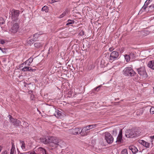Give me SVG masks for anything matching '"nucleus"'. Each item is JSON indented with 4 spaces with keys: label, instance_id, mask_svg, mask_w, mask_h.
<instances>
[{
    "label": "nucleus",
    "instance_id": "obj_1",
    "mask_svg": "<svg viewBox=\"0 0 154 154\" xmlns=\"http://www.w3.org/2000/svg\"><path fill=\"white\" fill-rule=\"evenodd\" d=\"M40 140L42 142L45 144H49L50 146L54 148L58 146L61 147L64 143L61 139L54 137H48L46 138H41Z\"/></svg>",
    "mask_w": 154,
    "mask_h": 154
},
{
    "label": "nucleus",
    "instance_id": "obj_2",
    "mask_svg": "<svg viewBox=\"0 0 154 154\" xmlns=\"http://www.w3.org/2000/svg\"><path fill=\"white\" fill-rule=\"evenodd\" d=\"M138 134L134 129L126 130L125 132V136L128 138H133L136 137L138 135Z\"/></svg>",
    "mask_w": 154,
    "mask_h": 154
},
{
    "label": "nucleus",
    "instance_id": "obj_3",
    "mask_svg": "<svg viewBox=\"0 0 154 154\" xmlns=\"http://www.w3.org/2000/svg\"><path fill=\"white\" fill-rule=\"evenodd\" d=\"M124 74L127 76H132L134 75L135 72L131 67H127L123 70Z\"/></svg>",
    "mask_w": 154,
    "mask_h": 154
},
{
    "label": "nucleus",
    "instance_id": "obj_4",
    "mask_svg": "<svg viewBox=\"0 0 154 154\" xmlns=\"http://www.w3.org/2000/svg\"><path fill=\"white\" fill-rule=\"evenodd\" d=\"M8 117L9 119L10 122L12 124L15 128H17L20 125L21 122L20 120L14 118L11 116L10 115H8Z\"/></svg>",
    "mask_w": 154,
    "mask_h": 154
},
{
    "label": "nucleus",
    "instance_id": "obj_5",
    "mask_svg": "<svg viewBox=\"0 0 154 154\" xmlns=\"http://www.w3.org/2000/svg\"><path fill=\"white\" fill-rule=\"evenodd\" d=\"M20 11L14 9L10 11L9 14L10 17L13 20H16L17 19V17L20 14Z\"/></svg>",
    "mask_w": 154,
    "mask_h": 154
},
{
    "label": "nucleus",
    "instance_id": "obj_6",
    "mask_svg": "<svg viewBox=\"0 0 154 154\" xmlns=\"http://www.w3.org/2000/svg\"><path fill=\"white\" fill-rule=\"evenodd\" d=\"M105 139L107 143L109 144L112 143L113 141V138L112 135L109 132L105 133Z\"/></svg>",
    "mask_w": 154,
    "mask_h": 154
},
{
    "label": "nucleus",
    "instance_id": "obj_7",
    "mask_svg": "<svg viewBox=\"0 0 154 154\" xmlns=\"http://www.w3.org/2000/svg\"><path fill=\"white\" fill-rule=\"evenodd\" d=\"M119 56V52L114 51L112 52L110 54L109 60L110 62H112L117 59Z\"/></svg>",
    "mask_w": 154,
    "mask_h": 154
},
{
    "label": "nucleus",
    "instance_id": "obj_8",
    "mask_svg": "<svg viewBox=\"0 0 154 154\" xmlns=\"http://www.w3.org/2000/svg\"><path fill=\"white\" fill-rule=\"evenodd\" d=\"M138 73L140 75L146 77L147 76V73L146 72L145 68L143 67H141L140 68L137 69Z\"/></svg>",
    "mask_w": 154,
    "mask_h": 154
},
{
    "label": "nucleus",
    "instance_id": "obj_9",
    "mask_svg": "<svg viewBox=\"0 0 154 154\" xmlns=\"http://www.w3.org/2000/svg\"><path fill=\"white\" fill-rule=\"evenodd\" d=\"M19 28V26L17 23H15L13 24L12 27L10 30V31L14 33H16L18 31Z\"/></svg>",
    "mask_w": 154,
    "mask_h": 154
},
{
    "label": "nucleus",
    "instance_id": "obj_10",
    "mask_svg": "<svg viewBox=\"0 0 154 154\" xmlns=\"http://www.w3.org/2000/svg\"><path fill=\"white\" fill-rule=\"evenodd\" d=\"M68 131L70 133L73 134H77L81 133V129L79 128H72L69 129Z\"/></svg>",
    "mask_w": 154,
    "mask_h": 154
},
{
    "label": "nucleus",
    "instance_id": "obj_11",
    "mask_svg": "<svg viewBox=\"0 0 154 154\" xmlns=\"http://www.w3.org/2000/svg\"><path fill=\"white\" fill-rule=\"evenodd\" d=\"M56 112L57 114H55V116L58 118L61 119L62 117L65 115V114L63 113L58 110H56Z\"/></svg>",
    "mask_w": 154,
    "mask_h": 154
},
{
    "label": "nucleus",
    "instance_id": "obj_12",
    "mask_svg": "<svg viewBox=\"0 0 154 154\" xmlns=\"http://www.w3.org/2000/svg\"><path fill=\"white\" fill-rule=\"evenodd\" d=\"M129 149L131 150L133 153L135 154L138 151L137 149L135 146L132 145L129 147Z\"/></svg>",
    "mask_w": 154,
    "mask_h": 154
},
{
    "label": "nucleus",
    "instance_id": "obj_13",
    "mask_svg": "<svg viewBox=\"0 0 154 154\" xmlns=\"http://www.w3.org/2000/svg\"><path fill=\"white\" fill-rule=\"evenodd\" d=\"M139 143L146 148L149 146V143L143 140H140Z\"/></svg>",
    "mask_w": 154,
    "mask_h": 154
},
{
    "label": "nucleus",
    "instance_id": "obj_14",
    "mask_svg": "<svg viewBox=\"0 0 154 154\" xmlns=\"http://www.w3.org/2000/svg\"><path fill=\"white\" fill-rule=\"evenodd\" d=\"M147 66L151 69H154V60L149 61L148 63Z\"/></svg>",
    "mask_w": 154,
    "mask_h": 154
},
{
    "label": "nucleus",
    "instance_id": "obj_15",
    "mask_svg": "<svg viewBox=\"0 0 154 154\" xmlns=\"http://www.w3.org/2000/svg\"><path fill=\"white\" fill-rule=\"evenodd\" d=\"M122 140V134L121 130L119 132V133L117 138L116 142H121Z\"/></svg>",
    "mask_w": 154,
    "mask_h": 154
},
{
    "label": "nucleus",
    "instance_id": "obj_16",
    "mask_svg": "<svg viewBox=\"0 0 154 154\" xmlns=\"http://www.w3.org/2000/svg\"><path fill=\"white\" fill-rule=\"evenodd\" d=\"M88 131V129L86 127H84L82 130H81V133L85 135L87 134Z\"/></svg>",
    "mask_w": 154,
    "mask_h": 154
},
{
    "label": "nucleus",
    "instance_id": "obj_17",
    "mask_svg": "<svg viewBox=\"0 0 154 154\" xmlns=\"http://www.w3.org/2000/svg\"><path fill=\"white\" fill-rule=\"evenodd\" d=\"M33 58L32 57H30L28 60H27L26 62H25V64L27 63V64L29 66L30 63L33 61Z\"/></svg>",
    "mask_w": 154,
    "mask_h": 154
},
{
    "label": "nucleus",
    "instance_id": "obj_18",
    "mask_svg": "<svg viewBox=\"0 0 154 154\" xmlns=\"http://www.w3.org/2000/svg\"><path fill=\"white\" fill-rule=\"evenodd\" d=\"M42 44L38 42H35L34 44V46L37 48H39L42 46Z\"/></svg>",
    "mask_w": 154,
    "mask_h": 154
},
{
    "label": "nucleus",
    "instance_id": "obj_19",
    "mask_svg": "<svg viewBox=\"0 0 154 154\" xmlns=\"http://www.w3.org/2000/svg\"><path fill=\"white\" fill-rule=\"evenodd\" d=\"M38 151L39 152H42L43 154L44 153L45 154H47L46 151L45 149L44 148H42V147H39L38 148Z\"/></svg>",
    "mask_w": 154,
    "mask_h": 154
},
{
    "label": "nucleus",
    "instance_id": "obj_20",
    "mask_svg": "<svg viewBox=\"0 0 154 154\" xmlns=\"http://www.w3.org/2000/svg\"><path fill=\"white\" fill-rule=\"evenodd\" d=\"M15 151V146L14 144H12L11 149V150L10 154H13Z\"/></svg>",
    "mask_w": 154,
    "mask_h": 154
},
{
    "label": "nucleus",
    "instance_id": "obj_21",
    "mask_svg": "<svg viewBox=\"0 0 154 154\" xmlns=\"http://www.w3.org/2000/svg\"><path fill=\"white\" fill-rule=\"evenodd\" d=\"M149 3L150 2L148 1V0H147L145 2L144 5L143 7V8L144 9H145L146 8L147 5H149Z\"/></svg>",
    "mask_w": 154,
    "mask_h": 154
},
{
    "label": "nucleus",
    "instance_id": "obj_22",
    "mask_svg": "<svg viewBox=\"0 0 154 154\" xmlns=\"http://www.w3.org/2000/svg\"><path fill=\"white\" fill-rule=\"evenodd\" d=\"M41 34H38V33H36L34 34L33 35V37L34 38V40H36L38 38L39 36V35Z\"/></svg>",
    "mask_w": 154,
    "mask_h": 154
},
{
    "label": "nucleus",
    "instance_id": "obj_23",
    "mask_svg": "<svg viewBox=\"0 0 154 154\" xmlns=\"http://www.w3.org/2000/svg\"><path fill=\"white\" fill-rule=\"evenodd\" d=\"M102 85H101L99 86H98L95 88H94L92 90V91H98L99 90L100 88L101 87Z\"/></svg>",
    "mask_w": 154,
    "mask_h": 154
},
{
    "label": "nucleus",
    "instance_id": "obj_24",
    "mask_svg": "<svg viewBox=\"0 0 154 154\" xmlns=\"http://www.w3.org/2000/svg\"><path fill=\"white\" fill-rule=\"evenodd\" d=\"M125 58L127 62H128L130 60V57L129 55L126 54L125 56Z\"/></svg>",
    "mask_w": 154,
    "mask_h": 154
},
{
    "label": "nucleus",
    "instance_id": "obj_25",
    "mask_svg": "<svg viewBox=\"0 0 154 154\" xmlns=\"http://www.w3.org/2000/svg\"><path fill=\"white\" fill-rule=\"evenodd\" d=\"M67 23L66 24V25H68L69 24H72V23H73L74 22V21L73 20H69L67 21Z\"/></svg>",
    "mask_w": 154,
    "mask_h": 154
},
{
    "label": "nucleus",
    "instance_id": "obj_26",
    "mask_svg": "<svg viewBox=\"0 0 154 154\" xmlns=\"http://www.w3.org/2000/svg\"><path fill=\"white\" fill-rule=\"evenodd\" d=\"M48 10V7L46 6H44L42 8V11H45L46 12H47Z\"/></svg>",
    "mask_w": 154,
    "mask_h": 154
},
{
    "label": "nucleus",
    "instance_id": "obj_27",
    "mask_svg": "<svg viewBox=\"0 0 154 154\" xmlns=\"http://www.w3.org/2000/svg\"><path fill=\"white\" fill-rule=\"evenodd\" d=\"M67 12V11L66 10L61 15H60L59 17V18H61L63 17L66 14V13Z\"/></svg>",
    "mask_w": 154,
    "mask_h": 154
},
{
    "label": "nucleus",
    "instance_id": "obj_28",
    "mask_svg": "<svg viewBox=\"0 0 154 154\" xmlns=\"http://www.w3.org/2000/svg\"><path fill=\"white\" fill-rule=\"evenodd\" d=\"M29 67H24L22 69V70L24 71H29Z\"/></svg>",
    "mask_w": 154,
    "mask_h": 154
},
{
    "label": "nucleus",
    "instance_id": "obj_29",
    "mask_svg": "<svg viewBox=\"0 0 154 154\" xmlns=\"http://www.w3.org/2000/svg\"><path fill=\"white\" fill-rule=\"evenodd\" d=\"M121 154H128V151L126 149H125L122 150Z\"/></svg>",
    "mask_w": 154,
    "mask_h": 154
},
{
    "label": "nucleus",
    "instance_id": "obj_30",
    "mask_svg": "<svg viewBox=\"0 0 154 154\" xmlns=\"http://www.w3.org/2000/svg\"><path fill=\"white\" fill-rule=\"evenodd\" d=\"M88 126H89V127L91 129L93 128H94L95 127H96L97 126V125L95 124H93V125H90Z\"/></svg>",
    "mask_w": 154,
    "mask_h": 154
},
{
    "label": "nucleus",
    "instance_id": "obj_31",
    "mask_svg": "<svg viewBox=\"0 0 154 154\" xmlns=\"http://www.w3.org/2000/svg\"><path fill=\"white\" fill-rule=\"evenodd\" d=\"M5 22V20L3 19L2 18H0V24H2L4 23Z\"/></svg>",
    "mask_w": 154,
    "mask_h": 154
},
{
    "label": "nucleus",
    "instance_id": "obj_32",
    "mask_svg": "<svg viewBox=\"0 0 154 154\" xmlns=\"http://www.w3.org/2000/svg\"><path fill=\"white\" fill-rule=\"evenodd\" d=\"M150 112L152 114H153L154 113V107H152L150 109Z\"/></svg>",
    "mask_w": 154,
    "mask_h": 154
},
{
    "label": "nucleus",
    "instance_id": "obj_33",
    "mask_svg": "<svg viewBox=\"0 0 154 154\" xmlns=\"http://www.w3.org/2000/svg\"><path fill=\"white\" fill-rule=\"evenodd\" d=\"M21 144L22 145L21 146V147L22 148V149H24L25 148V143L23 141H22L21 142Z\"/></svg>",
    "mask_w": 154,
    "mask_h": 154
},
{
    "label": "nucleus",
    "instance_id": "obj_34",
    "mask_svg": "<svg viewBox=\"0 0 154 154\" xmlns=\"http://www.w3.org/2000/svg\"><path fill=\"white\" fill-rule=\"evenodd\" d=\"M33 40L32 39H29L28 41V43L30 45L33 43Z\"/></svg>",
    "mask_w": 154,
    "mask_h": 154
},
{
    "label": "nucleus",
    "instance_id": "obj_35",
    "mask_svg": "<svg viewBox=\"0 0 154 154\" xmlns=\"http://www.w3.org/2000/svg\"><path fill=\"white\" fill-rule=\"evenodd\" d=\"M5 43V40L0 38V43L2 44L3 45Z\"/></svg>",
    "mask_w": 154,
    "mask_h": 154
},
{
    "label": "nucleus",
    "instance_id": "obj_36",
    "mask_svg": "<svg viewBox=\"0 0 154 154\" xmlns=\"http://www.w3.org/2000/svg\"><path fill=\"white\" fill-rule=\"evenodd\" d=\"M149 8H150L151 9H152V8H154V4H153L152 5H150V6H149Z\"/></svg>",
    "mask_w": 154,
    "mask_h": 154
},
{
    "label": "nucleus",
    "instance_id": "obj_37",
    "mask_svg": "<svg viewBox=\"0 0 154 154\" xmlns=\"http://www.w3.org/2000/svg\"><path fill=\"white\" fill-rule=\"evenodd\" d=\"M0 50H1L2 51L3 53H6V52L5 51V49H4H4H2H2H1Z\"/></svg>",
    "mask_w": 154,
    "mask_h": 154
},
{
    "label": "nucleus",
    "instance_id": "obj_38",
    "mask_svg": "<svg viewBox=\"0 0 154 154\" xmlns=\"http://www.w3.org/2000/svg\"><path fill=\"white\" fill-rule=\"evenodd\" d=\"M29 71H30V72L33 71H34V70H35V69H32L30 67H29Z\"/></svg>",
    "mask_w": 154,
    "mask_h": 154
},
{
    "label": "nucleus",
    "instance_id": "obj_39",
    "mask_svg": "<svg viewBox=\"0 0 154 154\" xmlns=\"http://www.w3.org/2000/svg\"><path fill=\"white\" fill-rule=\"evenodd\" d=\"M51 0V3H53L55 2H57L58 0Z\"/></svg>",
    "mask_w": 154,
    "mask_h": 154
},
{
    "label": "nucleus",
    "instance_id": "obj_40",
    "mask_svg": "<svg viewBox=\"0 0 154 154\" xmlns=\"http://www.w3.org/2000/svg\"><path fill=\"white\" fill-rule=\"evenodd\" d=\"M1 154H8L7 151H5L4 152H2Z\"/></svg>",
    "mask_w": 154,
    "mask_h": 154
},
{
    "label": "nucleus",
    "instance_id": "obj_41",
    "mask_svg": "<svg viewBox=\"0 0 154 154\" xmlns=\"http://www.w3.org/2000/svg\"><path fill=\"white\" fill-rule=\"evenodd\" d=\"M113 50V49L112 48H110L109 49V50L110 51H112Z\"/></svg>",
    "mask_w": 154,
    "mask_h": 154
},
{
    "label": "nucleus",
    "instance_id": "obj_42",
    "mask_svg": "<svg viewBox=\"0 0 154 154\" xmlns=\"http://www.w3.org/2000/svg\"><path fill=\"white\" fill-rule=\"evenodd\" d=\"M85 127H86V128H87L88 129V131L89 130H90L91 129L89 127V126H86Z\"/></svg>",
    "mask_w": 154,
    "mask_h": 154
},
{
    "label": "nucleus",
    "instance_id": "obj_43",
    "mask_svg": "<svg viewBox=\"0 0 154 154\" xmlns=\"http://www.w3.org/2000/svg\"><path fill=\"white\" fill-rule=\"evenodd\" d=\"M150 138L151 139H154V135L153 136H151L150 137Z\"/></svg>",
    "mask_w": 154,
    "mask_h": 154
},
{
    "label": "nucleus",
    "instance_id": "obj_44",
    "mask_svg": "<svg viewBox=\"0 0 154 154\" xmlns=\"http://www.w3.org/2000/svg\"><path fill=\"white\" fill-rule=\"evenodd\" d=\"M80 33L81 34V35H84V31H82L81 32H80Z\"/></svg>",
    "mask_w": 154,
    "mask_h": 154
},
{
    "label": "nucleus",
    "instance_id": "obj_45",
    "mask_svg": "<svg viewBox=\"0 0 154 154\" xmlns=\"http://www.w3.org/2000/svg\"><path fill=\"white\" fill-rule=\"evenodd\" d=\"M34 152H31L29 154H34Z\"/></svg>",
    "mask_w": 154,
    "mask_h": 154
},
{
    "label": "nucleus",
    "instance_id": "obj_46",
    "mask_svg": "<svg viewBox=\"0 0 154 154\" xmlns=\"http://www.w3.org/2000/svg\"><path fill=\"white\" fill-rule=\"evenodd\" d=\"M148 0V1H149L150 2H151V1H152V0Z\"/></svg>",
    "mask_w": 154,
    "mask_h": 154
},
{
    "label": "nucleus",
    "instance_id": "obj_47",
    "mask_svg": "<svg viewBox=\"0 0 154 154\" xmlns=\"http://www.w3.org/2000/svg\"><path fill=\"white\" fill-rule=\"evenodd\" d=\"M1 146H0V152L1 151Z\"/></svg>",
    "mask_w": 154,
    "mask_h": 154
},
{
    "label": "nucleus",
    "instance_id": "obj_48",
    "mask_svg": "<svg viewBox=\"0 0 154 154\" xmlns=\"http://www.w3.org/2000/svg\"><path fill=\"white\" fill-rule=\"evenodd\" d=\"M1 49H2V48L1 47H0V50H1Z\"/></svg>",
    "mask_w": 154,
    "mask_h": 154
},
{
    "label": "nucleus",
    "instance_id": "obj_49",
    "mask_svg": "<svg viewBox=\"0 0 154 154\" xmlns=\"http://www.w3.org/2000/svg\"><path fill=\"white\" fill-rule=\"evenodd\" d=\"M153 18H154V17H153Z\"/></svg>",
    "mask_w": 154,
    "mask_h": 154
}]
</instances>
